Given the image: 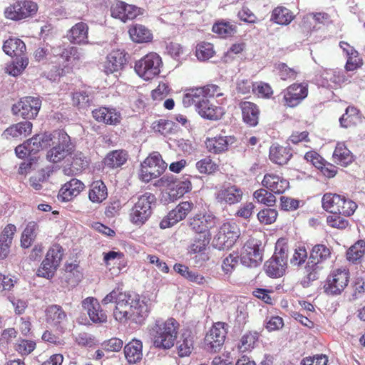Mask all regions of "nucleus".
<instances>
[{"instance_id": "4d7b16f0", "label": "nucleus", "mask_w": 365, "mask_h": 365, "mask_svg": "<svg viewBox=\"0 0 365 365\" xmlns=\"http://www.w3.org/2000/svg\"><path fill=\"white\" fill-rule=\"evenodd\" d=\"M196 169L200 174L211 175L219 170L218 165L212 160L210 156L198 160L195 165Z\"/></svg>"}, {"instance_id": "393cba45", "label": "nucleus", "mask_w": 365, "mask_h": 365, "mask_svg": "<svg viewBox=\"0 0 365 365\" xmlns=\"http://www.w3.org/2000/svg\"><path fill=\"white\" fill-rule=\"evenodd\" d=\"M242 190L236 185L222 186L215 193V198L221 204L233 205L241 201Z\"/></svg>"}, {"instance_id": "de8ad7c7", "label": "nucleus", "mask_w": 365, "mask_h": 365, "mask_svg": "<svg viewBox=\"0 0 365 365\" xmlns=\"http://www.w3.org/2000/svg\"><path fill=\"white\" fill-rule=\"evenodd\" d=\"M361 120V113L358 108L349 106L346 108L345 113L339 118L341 127L348 128L355 126Z\"/></svg>"}, {"instance_id": "13d9d810", "label": "nucleus", "mask_w": 365, "mask_h": 365, "mask_svg": "<svg viewBox=\"0 0 365 365\" xmlns=\"http://www.w3.org/2000/svg\"><path fill=\"white\" fill-rule=\"evenodd\" d=\"M29 58L24 55L23 56L16 58L11 63L6 66L7 73L13 76L20 75L27 67Z\"/></svg>"}, {"instance_id": "dca6fc26", "label": "nucleus", "mask_w": 365, "mask_h": 365, "mask_svg": "<svg viewBox=\"0 0 365 365\" xmlns=\"http://www.w3.org/2000/svg\"><path fill=\"white\" fill-rule=\"evenodd\" d=\"M283 105L287 108H294L299 105L308 96L307 83H294L282 91Z\"/></svg>"}, {"instance_id": "a19ab883", "label": "nucleus", "mask_w": 365, "mask_h": 365, "mask_svg": "<svg viewBox=\"0 0 365 365\" xmlns=\"http://www.w3.org/2000/svg\"><path fill=\"white\" fill-rule=\"evenodd\" d=\"M108 197V189L105 183L99 180L90 185L88 198L93 203L100 204Z\"/></svg>"}, {"instance_id": "3c124183", "label": "nucleus", "mask_w": 365, "mask_h": 365, "mask_svg": "<svg viewBox=\"0 0 365 365\" xmlns=\"http://www.w3.org/2000/svg\"><path fill=\"white\" fill-rule=\"evenodd\" d=\"M365 255V241L359 240L346 252V259L351 263H357Z\"/></svg>"}, {"instance_id": "680f3d73", "label": "nucleus", "mask_w": 365, "mask_h": 365, "mask_svg": "<svg viewBox=\"0 0 365 365\" xmlns=\"http://www.w3.org/2000/svg\"><path fill=\"white\" fill-rule=\"evenodd\" d=\"M37 228L38 225L35 222H30L27 224L21 237L22 247L28 248L32 245L36 237V230Z\"/></svg>"}, {"instance_id": "bf43d9fd", "label": "nucleus", "mask_w": 365, "mask_h": 365, "mask_svg": "<svg viewBox=\"0 0 365 365\" xmlns=\"http://www.w3.org/2000/svg\"><path fill=\"white\" fill-rule=\"evenodd\" d=\"M253 197L257 202L268 207L274 206L277 200L274 195L265 187L259 188L255 191Z\"/></svg>"}, {"instance_id": "6ab92c4d", "label": "nucleus", "mask_w": 365, "mask_h": 365, "mask_svg": "<svg viewBox=\"0 0 365 365\" xmlns=\"http://www.w3.org/2000/svg\"><path fill=\"white\" fill-rule=\"evenodd\" d=\"M143 13V10L141 8L122 1H116L110 6L111 16L120 19L123 22L135 19Z\"/></svg>"}, {"instance_id": "603ef678", "label": "nucleus", "mask_w": 365, "mask_h": 365, "mask_svg": "<svg viewBox=\"0 0 365 365\" xmlns=\"http://www.w3.org/2000/svg\"><path fill=\"white\" fill-rule=\"evenodd\" d=\"M65 279L68 284L75 286L83 278V272L78 264L69 263L65 266Z\"/></svg>"}, {"instance_id": "a18cd8bd", "label": "nucleus", "mask_w": 365, "mask_h": 365, "mask_svg": "<svg viewBox=\"0 0 365 365\" xmlns=\"http://www.w3.org/2000/svg\"><path fill=\"white\" fill-rule=\"evenodd\" d=\"M205 100L201 87H195L186 90L182 97V103L185 107H190L195 105L197 109L200 104Z\"/></svg>"}, {"instance_id": "7c9ffc66", "label": "nucleus", "mask_w": 365, "mask_h": 365, "mask_svg": "<svg viewBox=\"0 0 365 365\" xmlns=\"http://www.w3.org/2000/svg\"><path fill=\"white\" fill-rule=\"evenodd\" d=\"M334 163L346 167L354 160V155L343 142L336 143L332 155Z\"/></svg>"}, {"instance_id": "5fc2aeb1", "label": "nucleus", "mask_w": 365, "mask_h": 365, "mask_svg": "<svg viewBox=\"0 0 365 365\" xmlns=\"http://www.w3.org/2000/svg\"><path fill=\"white\" fill-rule=\"evenodd\" d=\"M321 264L317 263L309 257L308 262L304 267L305 276L303 279L304 286H308L310 282H314L319 278V271L322 268Z\"/></svg>"}, {"instance_id": "72a5a7b5", "label": "nucleus", "mask_w": 365, "mask_h": 365, "mask_svg": "<svg viewBox=\"0 0 365 365\" xmlns=\"http://www.w3.org/2000/svg\"><path fill=\"white\" fill-rule=\"evenodd\" d=\"M130 320L142 324L148 316L149 310L147 303L140 300L138 295H134Z\"/></svg>"}, {"instance_id": "f257e3e1", "label": "nucleus", "mask_w": 365, "mask_h": 365, "mask_svg": "<svg viewBox=\"0 0 365 365\" xmlns=\"http://www.w3.org/2000/svg\"><path fill=\"white\" fill-rule=\"evenodd\" d=\"M179 328L180 324L173 317L165 321H157L150 332L153 346L164 350L172 348L177 339Z\"/></svg>"}, {"instance_id": "e2e57ef3", "label": "nucleus", "mask_w": 365, "mask_h": 365, "mask_svg": "<svg viewBox=\"0 0 365 365\" xmlns=\"http://www.w3.org/2000/svg\"><path fill=\"white\" fill-rule=\"evenodd\" d=\"M175 123L169 120L160 119L155 120L152 124V129L155 133H159L164 136H167L174 133Z\"/></svg>"}, {"instance_id": "0eeeda50", "label": "nucleus", "mask_w": 365, "mask_h": 365, "mask_svg": "<svg viewBox=\"0 0 365 365\" xmlns=\"http://www.w3.org/2000/svg\"><path fill=\"white\" fill-rule=\"evenodd\" d=\"M350 272L346 268L334 269L327 276L323 286L324 292L330 296L342 294L349 283Z\"/></svg>"}, {"instance_id": "e433bc0d", "label": "nucleus", "mask_w": 365, "mask_h": 365, "mask_svg": "<svg viewBox=\"0 0 365 365\" xmlns=\"http://www.w3.org/2000/svg\"><path fill=\"white\" fill-rule=\"evenodd\" d=\"M103 260L106 267L109 269L120 270L121 267L125 266V255L120 251H109L103 253Z\"/></svg>"}, {"instance_id": "423d86ee", "label": "nucleus", "mask_w": 365, "mask_h": 365, "mask_svg": "<svg viewBox=\"0 0 365 365\" xmlns=\"http://www.w3.org/2000/svg\"><path fill=\"white\" fill-rule=\"evenodd\" d=\"M163 65L161 57L155 52H150L135 63L134 70L139 77L150 81L158 76Z\"/></svg>"}, {"instance_id": "0e129e2a", "label": "nucleus", "mask_w": 365, "mask_h": 365, "mask_svg": "<svg viewBox=\"0 0 365 365\" xmlns=\"http://www.w3.org/2000/svg\"><path fill=\"white\" fill-rule=\"evenodd\" d=\"M287 141L289 144H302L305 148H310V146L308 145L311 143L309 132L307 130H294L289 136Z\"/></svg>"}, {"instance_id": "f704fd0d", "label": "nucleus", "mask_w": 365, "mask_h": 365, "mask_svg": "<svg viewBox=\"0 0 365 365\" xmlns=\"http://www.w3.org/2000/svg\"><path fill=\"white\" fill-rule=\"evenodd\" d=\"M269 159L279 165L287 164L292 157L291 148L279 145H273L269 148Z\"/></svg>"}, {"instance_id": "9d476101", "label": "nucleus", "mask_w": 365, "mask_h": 365, "mask_svg": "<svg viewBox=\"0 0 365 365\" xmlns=\"http://www.w3.org/2000/svg\"><path fill=\"white\" fill-rule=\"evenodd\" d=\"M217 217L210 212H199L189 218L187 226L196 235H211V230L217 226Z\"/></svg>"}, {"instance_id": "338daca9", "label": "nucleus", "mask_w": 365, "mask_h": 365, "mask_svg": "<svg viewBox=\"0 0 365 365\" xmlns=\"http://www.w3.org/2000/svg\"><path fill=\"white\" fill-rule=\"evenodd\" d=\"M344 217L341 214H332L327 217L326 222L330 227L344 230L349 225V220Z\"/></svg>"}, {"instance_id": "9b49d317", "label": "nucleus", "mask_w": 365, "mask_h": 365, "mask_svg": "<svg viewBox=\"0 0 365 365\" xmlns=\"http://www.w3.org/2000/svg\"><path fill=\"white\" fill-rule=\"evenodd\" d=\"M51 52L56 60H52L51 58H49L51 61L52 63H62L63 64V68H60L57 70L59 76H63L66 73L69 72L73 63L80 58L78 48L74 46L60 45L53 47Z\"/></svg>"}, {"instance_id": "864d4df0", "label": "nucleus", "mask_w": 365, "mask_h": 365, "mask_svg": "<svg viewBox=\"0 0 365 365\" xmlns=\"http://www.w3.org/2000/svg\"><path fill=\"white\" fill-rule=\"evenodd\" d=\"M72 104L78 110H84L89 108L93 103L91 93L86 91H78L72 94Z\"/></svg>"}, {"instance_id": "412c9836", "label": "nucleus", "mask_w": 365, "mask_h": 365, "mask_svg": "<svg viewBox=\"0 0 365 365\" xmlns=\"http://www.w3.org/2000/svg\"><path fill=\"white\" fill-rule=\"evenodd\" d=\"M262 185L274 195L283 194L290 187L288 180L275 173H266L262 180Z\"/></svg>"}, {"instance_id": "5701e85b", "label": "nucleus", "mask_w": 365, "mask_h": 365, "mask_svg": "<svg viewBox=\"0 0 365 365\" xmlns=\"http://www.w3.org/2000/svg\"><path fill=\"white\" fill-rule=\"evenodd\" d=\"M45 319L47 324L57 329H63L68 320L67 314L58 304L48 305L45 309Z\"/></svg>"}, {"instance_id": "39448f33", "label": "nucleus", "mask_w": 365, "mask_h": 365, "mask_svg": "<svg viewBox=\"0 0 365 365\" xmlns=\"http://www.w3.org/2000/svg\"><path fill=\"white\" fill-rule=\"evenodd\" d=\"M168 164L163 160L158 152L150 153L140 164L139 179L149 182L160 176L166 170Z\"/></svg>"}, {"instance_id": "f3484780", "label": "nucleus", "mask_w": 365, "mask_h": 365, "mask_svg": "<svg viewBox=\"0 0 365 365\" xmlns=\"http://www.w3.org/2000/svg\"><path fill=\"white\" fill-rule=\"evenodd\" d=\"M211 238V235H197L192 240L187 251L190 255H195L194 259L196 264L202 265L209 260L208 250Z\"/></svg>"}, {"instance_id": "79ce46f5", "label": "nucleus", "mask_w": 365, "mask_h": 365, "mask_svg": "<svg viewBox=\"0 0 365 365\" xmlns=\"http://www.w3.org/2000/svg\"><path fill=\"white\" fill-rule=\"evenodd\" d=\"M128 33L132 41L135 43H148L153 40L151 31L142 24L133 25L130 27Z\"/></svg>"}, {"instance_id": "473e14b6", "label": "nucleus", "mask_w": 365, "mask_h": 365, "mask_svg": "<svg viewBox=\"0 0 365 365\" xmlns=\"http://www.w3.org/2000/svg\"><path fill=\"white\" fill-rule=\"evenodd\" d=\"M287 267V262L273 256L264 265L265 273L272 278L282 277L286 272Z\"/></svg>"}, {"instance_id": "cd10ccee", "label": "nucleus", "mask_w": 365, "mask_h": 365, "mask_svg": "<svg viewBox=\"0 0 365 365\" xmlns=\"http://www.w3.org/2000/svg\"><path fill=\"white\" fill-rule=\"evenodd\" d=\"M239 107L242 112L243 121L251 127L258 124L260 110L257 104L250 101H241Z\"/></svg>"}, {"instance_id": "b1692460", "label": "nucleus", "mask_w": 365, "mask_h": 365, "mask_svg": "<svg viewBox=\"0 0 365 365\" xmlns=\"http://www.w3.org/2000/svg\"><path fill=\"white\" fill-rule=\"evenodd\" d=\"M82 307L93 323L103 324L107 322V315L96 298H86L82 301Z\"/></svg>"}, {"instance_id": "7ed1b4c3", "label": "nucleus", "mask_w": 365, "mask_h": 365, "mask_svg": "<svg viewBox=\"0 0 365 365\" xmlns=\"http://www.w3.org/2000/svg\"><path fill=\"white\" fill-rule=\"evenodd\" d=\"M133 296L122 292L119 289H113L102 300V303L106 305L115 302L113 317L118 322L125 323L130 320L132 311Z\"/></svg>"}, {"instance_id": "58836bf2", "label": "nucleus", "mask_w": 365, "mask_h": 365, "mask_svg": "<svg viewBox=\"0 0 365 365\" xmlns=\"http://www.w3.org/2000/svg\"><path fill=\"white\" fill-rule=\"evenodd\" d=\"M88 26L86 23H77L69 30L68 38L73 43H86L88 42Z\"/></svg>"}, {"instance_id": "ea45409f", "label": "nucleus", "mask_w": 365, "mask_h": 365, "mask_svg": "<svg viewBox=\"0 0 365 365\" xmlns=\"http://www.w3.org/2000/svg\"><path fill=\"white\" fill-rule=\"evenodd\" d=\"M26 49L24 42L18 38H9L3 44L4 51L11 57L23 56Z\"/></svg>"}, {"instance_id": "2f4dec72", "label": "nucleus", "mask_w": 365, "mask_h": 365, "mask_svg": "<svg viewBox=\"0 0 365 365\" xmlns=\"http://www.w3.org/2000/svg\"><path fill=\"white\" fill-rule=\"evenodd\" d=\"M197 110L201 117L211 120H217L225 114L222 107L211 103L207 99L202 101Z\"/></svg>"}, {"instance_id": "c85d7f7f", "label": "nucleus", "mask_w": 365, "mask_h": 365, "mask_svg": "<svg viewBox=\"0 0 365 365\" xmlns=\"http://www.w3.org/2000/svg\"><path fill=\"white\" fill-rule=\"evenodd\" d=\"M84 184L76 178H73L62 185L59 190L58 197L64 202L72 200L84 189Z\"/></svg>"}, {"instance_id": "49530a36", "label": "nucleus", "mask_w": 365, "mask_h": 365, "mask_svg": "<svg viewBox=\"0 0 365 365\" xmlns=\"http://www.w3.org/2000/svg\"><path fill=\"white\" fill-rule=\"evenodd\" d=\"M237 26L230 21L220 20L216 21L212 28L213 33L219 37L226 38L234 36L237 33Z\"/></svg>"}, {"instance_id": "69168bd1", "label": "nucleus", "mask_w": 365, "mask_h": 365, "mask_svg": "<svg viewBox=\"0 0 365 365\" xmlns=\"http://www.w3.org/2000/svg\"><path fill=\"white\" fill-rule=\"evenodd\" d=\"M252 92L259 98L264 99L270 98L274 93L272 86L268 83L263 81L254 83Z\"/></svg>"}, {"instance_id": "ddd939ff", "label": "nucleus", "mask_w": 365, "mask_h": 365, "mask_svg": "<svg viewBox=\"0 0 365 365\" xmlns=\"http://www.w3.org/2000/svg\"><path fill=\"white\" fill-rule=\"evenodd\" d=\"M41 107V100L38 97L26 96L14 104L11 111L14 115L26 120L36 118Z\"/></svg>"}, {"instance_id": "a878e982", "label": "nucleus", "mask_w": 365, "mask_h": 365, "mask_svg": "<svg viewBox=\"0 0 365 365\" xmlns=\"http://www.w3.org/2000/svg\"><path fill=\"white\" fill-rule=\"evenodd\" d=\"M235 141L236 138L234 136L217 135L207 138L205 140V146L210 153L220 154L227 151L229 146Z\"/></svg>"}, {"instance_id": "a211bd4d", "label": "nucleus", "mask_w": 365, "mask_h": 365, "mask_svg": "<svg viewBox=\"0 0 365 365\" xmlns=\"http://www.w3.org/2000/svg\"><path fill=\"white\" fill-rule=\"evenodd\" d=\"M194 207V203L191 201L180 202L161 220L160 222V228L166 229L170 227L185 220L192 211Z\"/></svg>"}, {"instance_id": "09e8293b", "label": "nucleus", "mask_w": 365, "mask_h": 365, "mask_svg": "<svg viewBox=\"0 0 365 365\" xmlns=\"http://www.w3.org/2000/svg\"><path fill=\"white\" fill-rule=\"evenodd\" d=\"M331 257V247L324 244H317L313 246L309 255V257L312 258V260L321 264L329 260Z\"/></svg>"}, {"instance_id": "f03ea898", "label": "nucleus", "mask_w": 365, "mask_h": 365, "mask_svg": "<svg viewBox=\"0 0 365 365\" xmlns=\"http://www.w3.org/2000/svg\"><path fill=\"white\" fill-rule=\"evenodd\" d=\"M322 207L331 214L352 216L358 207L357 204L348 197L333 192H326L322 198Z\"/></svg>"}, {"instance_id": "4468645a", "label": "nucleus", "mask_w": 365, "mask_h": 365, "mask_svg": "<svg viewBox=\"0 0 365 365\" xmlns=\"http://www.w3.org/2000/svg\"><path fill=\"white\" fill-rule=\"evenodd\" d=\"M240 259L242 263L248 267H258L263 260L261 242L254 238L248 240L242 249Z\"/></svg>"}, {"instance_id": "bb28decb", "label": "nucleus", "mask_w": 365, "mask_h": 365, "mask_svg": "<svg viewBox=\"0 0 365 365\" xmlns=\"http://www.w3.org/2000/svg\"><path fill=\"white\" fill-rule=\"evenodd\" d=\"M93 118L98 123L116 125L121 121L120 113L115 108L101 106L92 111Z\"/></svg>"}, {"instance_id": "c756f323", "label": "nucleus", "mask_w": 365, "mask_h": 365, "mask_svg": "<svg viewBox=\"0 0 365 365\" xmlns=\"http://www.w3.org/2000/svg\"><path fill=\"white\" fill-rule=\"evenodd\" d=\"M33 124L29 121L20 122L7 128L2 135L6 139L21 138L31 133Z\"/></svg>"}, {"instance_id": "1a4fd4ad", "label": "nucleus", "mask_w": 365, "mask_h": 365, "mask_svg": "<svg viewBox=\"0 0 365 365\" xmlns=\"http://www.w3.org/2000/svg\"><path fill=\"white\" fill-rule=\"evenodd\" d=\"M62 248L53 245L48 250L45 259L36 271V275L47 279L53 278L62 259Z\"/></svg>"}, {"instance_id": "4c0bfd02", "label": "nucleus", "mask_w": 365, "mask_h": 365, "mask_svg": "<svg viewBox=\"0 0 365 365\" xmlns=\"http://www.w3.org/2000/svg\"><path fill=\"white\" fill-rule=\"evenodd\" d=\"M128 158L125 150H115L109 152L103 159L104 165L109 168H118L124 165Z\"/></svg>"}, {"instance_id": "774afa93", "label": "nucleus", "mask_w": 365, "mask_h": 365, "mask_svg": "<svg viewBox=\"0 0 365 365\" xmlns=\"http://www.w3.org/2000/svg\"><path fill=\"white\" fill-rule=\"evenodd\" d=\"M36 347V344L33 340L20 339L14 345V349L21 356H28Z\"/></svg>"}, {"instance_id": "2eb2a0df", "label": "nucleus", "mask_w": 365, "mask_h": 365, "mask_svg": "<svg viewBox=\"0 0 365 365\" xmlns=\"http://www.w3.org/2000/svg\"><path fill=\"white\" fill-rule=\"evenodd\" d=\"M57 135L58 143L46 155L47 159L52 163H58L70 155L73 151V145L69 135L64 131L54 133V137Z\"/></svg>"}, {"instance_id": "052dcab7", "label": "nucleus", "mask_w": 365, "mask_h": 365, "mask_svg": "<svg viewBox=\"0 0 365 365\" xmlns=\"http://www.w3.org/2000/svg\"><path fill=\"white\" fill-rule=\"evenodd\" d=\"M215 53L213 45L208 42H200L195 48V56L198 60L205 61L212 58Z\"/></svg>"}, {"instance_id": "aec40b11", "label": "nucleus", "mask_w": 365, "mask_h": 365, "mask_svg": "<svg viewBox=\"0 0 365 365\" xmlns=\"http://www.w3.org/2000/svg\"><path fill=\"white\" fill-rule=\"evenodd\" d=\"M226 325L224 322L215 323L207 333L205 342L211 351H216L224 344L227 334Z\"/></svg>"}, {"instance_id": "6e6552de", "label": "nucleus", "mask_w": 365, "mask_h": 365, "mask_svg": "<svg viewBox=\"0 0 365 365\" xmlns=\"http://www.w3.org/2000/svg\"><path fill=\"white\" fill-rule=\"evenodd\" d=\"M240 236V230L236 222H224L215 235L213 246L220 250L232 247Z\"/></svg>"}, {"instance_id": "f8f14e48", "label": "nucleus", "mask_w": 365, "mask_h": 365, "mask_svg": "<svg viewBox=\"0 0 365 365\" xmlns=\"http://www.w3.org/2000/svg\"><path fill=\"white\" fill-rule=\"evenodd\" d=\"M38 5L31 0H16L4 9V16L10 20L19 21L34 16Z\"/></svg>"}, {"instance_id": "c03bdc74", "label": "nucleus", "mask_w": 365, "mask_h": 365, "mask_svg": "<svg viewBox=\"0 0 365 365\" xmlns=\"http://www.w3.org/2000/svg\"><path fill=\"white\" fill-rule=\"evenodd\" d=\"M259 333L257 331H247L240 338L237 349L241 352L251 351L259 341Z\"/></svg>"}, {"instance_id": "c9c22d12", "label": "nucleus", "mask_w": 365, "mask_h": 365, "mask_svg": "<svg viewBox=\"0 0 365 365\" xmlns=\"http://www.w3.org/2000/svg\"><path fill=\"white\" fill-rule=\"evenodd\" d=\"M124 354L129 364H135L143 356V343L140 340L133 339L124 347Z\"/></svg>"}, {"instance_id": "8fccbe9b", "label": "nucleus", "mask_w": 365, "mask_h": 365, "mask_svg": "<svg viewBox=\"0 0 365 365\" xmlns=\"http://www.w3.org/2000/svg\"><path fill=\"white\" fill-rule=\"evenodd\" d=\"M51 140V135L43 134L36 135L31 138L27 140L26 142L30 152H31L32 154H36L41 150L49 145V142Z\"/></svg>"}, {"instance_id": "4be33fe9", "label": "nucleus", "mask_w": 365, "mask_h": 365, "mask_svg": "<svg viewBox=\"0 0 365 365\" xmlns=\"http://www.w3.org/2000/svg\"><path fill=\"white\" fill-rule=\"evenodd\" d=\"M126 55L124 50L111 51L108 54L104 63V71L106 74L114 73L123 70L127 63Z\"/></svg>"}, {"instance_id": "37998d69", "label": "nucleus", "mask_w": 365, "mask_h": 365, "mask_svg": "<svg viewBox=\"0 0 365 365\" xmlns=\"http://www.w3.org/2000/svg\"><path fill=\"white\" fill-rule=\"evenodd\" d=\"M294 18L295 16L292 11L284 6H278L272 10L270 21L279 25L287 26L289 25Z\"/></svg>"}, {"instance_id": "6e6d98bb", "label": "nucleus", "mask_w": 365, "mask_h": 365, "mask_svg": "<svg viewBox=\"0 0 365 365\" xmlns=\"http://www.w3.org/2000/svg\"><path fill=\"white\" fill-rule=\"evenodd\" d=\"M192 189L191 182L186 179L185 180L179 181L176 183H173L172 187L170 188L168 192L170 198L176 200L182 197L185 194L189 192Z\"/></svg>"}, {"instance_id": "20e7f679", "label": "nucleus", "mask_w": 365, "mask_h": 365, "mask_svg": "<svg viewBox=\"0 0 365 365\" xmlns=\"http://www.w3.org/2000/svg\"><path fill=\"white\" fill-rule=\"evenodd\" d=\"M156 202L155 196L151 192L140 195L129 212V220L135 226L143 225L153 213L152 207Z\"/></svg>"}]
</instances>
